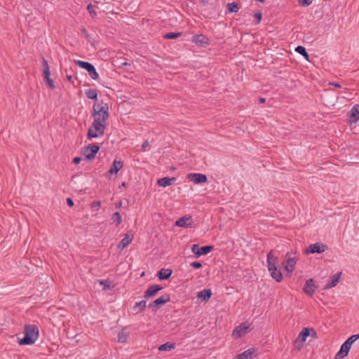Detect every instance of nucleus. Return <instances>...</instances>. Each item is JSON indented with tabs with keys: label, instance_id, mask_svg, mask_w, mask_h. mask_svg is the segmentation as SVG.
<instances>
[{
	"label": "nucleus",
	"instance_id": "9d476101",
	"mask_svg": "<svg viewBox=\"0 0 359 359\" xmlns=\"http://www.w3.org/2000/svg\"><path fill=\"white\" fill-rule=\"evenodd\" d=\"M170 301V296L168 294H165L161 297H158L156 300L149 304V309L152 310L161 308L163 304Z\"/></svg>",
	"mask_w": 359,
	"mask_h": 359
},
{
	"label": "nucleus",
	"instance_id": "3c124183",
	"mask_svg": "<svg viewBox=\"0 0 359 359\" xmlns=\"http://www.w3.org/2000/svg\"><path fill=\"white\" fill-rule=\"evenodd\" d=\"M148 146H149V142H148V140H146V141H144V142H143V144H142V147L143 149H145V148H146L147 147H148Z\"/></svg>",
	"mask_w": 359,
	"mask_h": 359
},
{
	"label": "nucleus",
	"instance_id": "09e8293b",
	"mask_svg": "<svg viewBox=\"0 0 359 359\" xmlns=\"http://www.w3.org/2000/svg\"><path fill=\"white\" fill-rule=\"evenodd\" d=\"M310 335H311V337L313 338H317L318 337L317 332H316V330L313 328V330L311 331Z\"/></svg>",
	"mask_w": 359,
	"mask_h": 359
},
{
	"label": "nucleus",
	"instance_id": "c9c22d12",
	"mask_svg": "<svg viewBox=\"0 0 359 359\" xmlns=\"http://www.w3.org/2000/svg\"><path fill=\"white\" fill-rule=\"evenodd\" d=\"M128 337V334L122 330L118 334V341L120 343H124L127 341Z\"/></svg>",
	"mask_w": 359,
	"mask_h": 359
},
{
	"label": "nucleus",
	"instance_id": "c756f323",
	"mask_svg": "<svg viewBox=\"0 0 359 359\" xmlns=\"http://www.w3.org/2000/svg\"><path fill=\"white\" fill-rule=\"evenodd\" d=\"M295 51L302 55L306 60H309V55L307 53L306 48L302 46H298L295 48Z\"/></svg>",
	"mask_w": 359,
	"mask_h": 359
},
{
	"label": "nucleus",
	"instance_id": "a878e982",
	"mask_svg": "<svg viewBox=\"0 0 359 359\" xmlns=\"http://www.w3.org/2000/svg\"><path fill=\"white\" fill-rule=\"evenodd\" d=\"M147 306V302L145 300H142L139 302L135 303V304L133 306V310L135 312V313H139L142 312Z\"/></svg>",
	"mask_w": 359,
	"mask_h": 359
},
{
	"label": "nucleus",
	"instance_id": "a19ab883",
	"mask_svg": "<svg viewBox=\"0 0 359 359\" xmlns=\"http://www.w3.org/2000/svg\"><path fill=\"white\" fill-rule=\"evenodd\" d=\"M109 283L107 281V280H102L100 282V284L101 285H103L104 286V289L106 290V289H111V286L109 284Z\"/></svg>",
	"mask_w": 359,
	"mask_h": 359
},
{
	"label": "nucleus",
	"instance_id": "4d7b16f0",
	"mask_svg": "<svg viewBox=\"0 0 359 359\" xmlns=\"http://www.w3.org/2000/svg\"><path fill=\"white\" fill-rule=\"evenodd\" d=\"M121 205V202H120L118 205L116 206L117 208L120 207Z\"/></svg>",
	"mask_w": 359,
	"mask_h": 359
},
{
	"label": "nucleus",
	"instance_id": "603ef678",
	"mask_svg": "<svg viewBox=\"0 0 359 359\" xmlns=\"http://www.w3.org/2000/svg\"><path fill=\"white\" fill-rule=\"evenodd\" d=\"M330 85H332L337 88H341V86L338 83H330Z\"/></svg>",
	"mask_w": 359,
	"mask_h": 359
},
{
	"label": "nucleus",
	"instance_id": "4be33fe9",
	"mask_svg": "<svg viewBox=\"0 0 359 359\" xmlns=\"http://www.w3.org/2000/svg\"><path fill=\"white\" fill-rule=\"evenodd\" d=\"M176 180L175 177H165L158 180L157 184L160 187H165L171 185Z\"/></svg>",
	"mask_w": 359,
	"mask_h": 359
},
{
	"label": "nucleus",
	"instance_id": "b1692460",
	"mask_svg": "<svg viewBox=\"0 0 359 359\" xmlns=\"http://www.w3.org/2000/svg\"><path fill=\"white\" fill-rule=\"evenodd\" d=\"M123 163L121 161H116L115 160L109 170V172L111 174H116L122 168H123Z\"/></svg>",
	"mask_w": 359,
	"mask_h": 359
},
{
	"label": "nucleus",
	"instance_id": "aec40b11",
	"mask_svg": "<svg viewBox=\"0 0 359 359\" xmlns=\"http://www.w3.org/2000/svg\"><path fill=\"white\" fill-rule=\"evenodd\" d=\"M255 348H249L244 352L238 354L233 359H251L255 355Z\"/></svg>",
	"mask_w": 359,
	"mask_h": 359
},
{
	"label": "nucleus",
	"instance_id": "7ed1b4c3",
	"mask_svg": "<svg viewBox=\"0 0 359 359\" xmlns=\"http://www.w3.org/2000/svg\"><path fill=\"white\" fill-rule=\"evenodd\" d=\"M106 123L100 121L94 120L91 126L88 130L87 137L89 140L96 138L104 135Z\"/></svg>",
	"mask_w": 359,
	"mask_h": 359
},
{
	"label": "nucleus",
	"instance_id": "f257e3e1",
	"mask_svg": "<svg viewBox=\"0 0 359 359\" xmlns=\"http://www.w3.org/2000/svg\"><path fill=\"white\" fill-rule=\"evenodd\" d=\"M24 334L25 337L19 340V344H32L39 337V328L36 325H25L24 327Z\"/></svg>",
	"mask_w": 359,
	"mask_h": 359
},
{
	"label": "nucleus",
	"instance_id": "a18cd8bd",
	"mask_svg": "<svg viewBox=\"0 0 359 359\" xmlns=\"http://www.w3.org/2000/svg\"><path fill=\"white\" fill-rule=\"evenodd\" d=\"M200 249V247L198 244H194L191 247V251L195 254L197 257V251Z\"/></svg>",
	"mask_w": 359,
	"mask_h": 359
},
{
	"label": "nucleus",
	"instance_id": "de8ad7c7",
	"mask_svg": "<svg viewBox=\"0 0 359 359\" xmlns=\"http://www.w3.org/2000/svg\"><path fill=\"white\" fill-rule=\"evenodd\" d=\"M81 161V158L80 157H74L73 158V163L76 165L79 164Z\"/></svg>",
	"mask_w": 359,
	"mask_h": 359
},
{
	"label": "nucleus",
	"instance_id": "4468645a",
	"mask_svg": "<svg viewBox=\"0 0 359 359\" xmlns=\"http://www.w3.org/2000/svg\"><path fill=\"white\" fill-rule=\"evenodd\" d=\"M163 289V287L158 285H152L149 286L144 293V297L145 299H149L154 297L160 290Z\"/></svg>",
	"mask_w": 359,
	"mask_h": 359
},
{
	"label": "nucleus",
	"instance_id": "864d4df0",
	"mask_svg": "<svg viewBox=\"0 0 359 359\" xmlns=\"http://www.w3.org/2000/svg\"><path fill=\"white\" fill-rule=\"evenodd\" d=\"M121 66H122V67H126V66L130 67V63H128V62H123V63H122V64H121Z\"/></svg>",
	"mask_w": 359,
	"mask_h": 359
},
{
	"label": "nucleus",
	"instance_id": "5701e85b",
	"mask_svg": "<svg viewBox=\"0 0 359 359\" xmlns=\"http://www.w3.org/2000/svg\"><path fill=\"white\" fill-rule=\"evenodd\" d=\"M212 297V291L210 289H204L199 292L197 294V297L205 302H208Z\"/></svg>",
	"mask_w": 359,
	"mask_h": 359
},
{
	"label": "nucleus",
	"instance_id": "13d9d810",
	"mask_svg": "<svg viewBox=\"0 0 359 359\" xmlns=\"http://www.w3.org/2000/svg\"><path fill=\"white\" fill-rule=\"evenodd\" d=\"M122 186H123V187L126 186V182H123Z\"/></svg>",
	"mask_w": 359,
	"mask_h": 359
},
{
	"label": "nucleus",
	"instance_id": "c03bdc74",
	"mask_svg": "<svg viewBox=\"0 0 359 359\" xmlns=\"http://www.w3.org/2000/svg\"><path fill=\"white\" fill-rule=\"evenodd\" d=\"M42 66H43V69H50L48 61L45 59L44 57H42Z\"/></svg>",
	"mask_w": 359,
	"mask_h": 359
},
{
	"label": "nucleus",
	"instance_id": "58836bf2",
	"mask_svg": "<svg viewBox=\"0 0 359 359\" xmlns=\"http://www.w3.org/2000/svg\"><path fill=\"white\" fill-rule=\"evenodd\" d=\"M254 16L256 20L255 24V25L259 24L262 20V13L260 11H258L255 13Z\"/></svg>",
	"mask_w": 359,
	"mask_h": 359
},
{
	"label": "nucleus",
	"instance_id": "4c0bfd02",
	"mask_svg": "<svg viewBox=\"0 0 359 359\" xmlns=\"http://www.w3.org/2000/svg\"><path fill=\"white\" fill-rule=\"evenodd\" d=\"M87 10L88 11L90 16L92 18H95L97 15L96 12L94 10V6L91 4H88L87 6Z\"/></svg>",
	"mask_w": 359,
	"mask_h": 359
},
{
	"label": "nucleus",
	"instance_id": "6ab92c4d",
	"mask_svg": "<svg viewBox=\"0 0 359 359\" xmlns=\"http://www.w3.org/2000/svg\"><path fill=\"white\" fill-rule=\"evenodd\" d=\"M350 122L356 123L359 120V104H355L350 111Z\"/></svg>",
	"mask_w": 359,
	"mask_h": 359
},
{
	"label": "nucleus",
	"instance_id": "a211bd4d",
	"mask_svg": "<svg viewBox=\"0 0 359 359\" xmlns=\"http://www.w3.org/2000/svg\"><path fill=\"white\" fill-rule=\"evenodd\" d=\"M50 69H43V76L44 79V82L48 85L50 89H55V86L53 79H50Z\"/></svg>",
	"mask_w": 359,
	"mask_h": 359
},
{
	"label": "nucleus",
	"instance_id": "72a5a7b5",
	"mask_svg": "<svg viewBox=\"0 0 359 359\" xmlns=\"http://www.w3.org/2000/svg\"><path fill=\"white\" fill-rule=\"evenodd\" d=\"M111 219L116 223V226H118L122 222L121 215L118 212H116L112 215Z\"/></svg>",
	"mask_w": 359,
	"mask_h": 359
},
{
	"label": "nucleus",
	"instance_id": "cd10ccee",
	"mask_svg": "<svg viewBox=\"0 0 359 359\" xmlns=\"http://www.w3.org/2000/svg\"><path fill=\"white\" fill-rule=\"evenodd\" d=\"M190 220V217H182L176 221L175 224L180 227H187L191 226V223H187Z\"/></svg>",
	"mask_w": 359,
	"mask_h": 359
},
{
	"label": "nucleus",
	"instance_id": "49530a36",
	"mask_svg": "<svg viewBox=\"0 0 359 359\" xmlns=\"http://www.w3.org/2000/svg\"><path fill=\"white\" fill-rule=\"evenodd\" d=\"M67 205L69 206V207H73L74 206V201H73V200L71 198H67Z\"/></svg>",
	"mask_w": 359,
	"mask_h": 359
},
{
	"label": "nucleus",
	"instance_id": "9b49d317",
	"mask_svg": "<svg viewBox=\"0 0 359 359\" xmlns=\"http://www.w3.org/2000/svg\"><path fill=\"white\" fill-rule=\"evenodd\" d=\"M187 179L196 184L205 183L208 181L207 176L201 173H189L187 175Z\"/></svg>",
	"mask_w": 359,
	"mask_h": 359
},
{
	"label": "nucleus",
	"instance_id": "f8f14e48",
	"mask_svg": "<svg viewBox=\"0 0 359 359\" xmlns=\"http://www.w3.org/2000/svg\"><path fill=\"white\" fill-rule=\"evenodd\" d=\"M277 260L278 258L273 255V251L271 250L268 255L266 258L267 267L269 271H276L277 268Z\"/></svg>",
	"mask_w": 359,
	"mask_h": 359
},
{
	"label": "nucleus",
	"instance_id": "bb28decb",
	"mask_svg": "<svg viewBox=\"0 0 359 359\" xmlns=\"http://www.w3.org/2000/svg\"><path fill=\"white\" fill-rule=\"evenodd\" d=\"M213 249L212 245H205L203 247H200L198 251H197V257H199L201 255H205L210 252Z\"/></svg>",
	"mask_w": 359,
	"mask_h": 359
},
{
	"label": "nucleus",
	"instance_id": "2f4dec72",
	"mask_svg": "<svg viewBox=\"0 0 359 359\" xmlns=\"http://www.w3.org/2000/svg\"><path fill=\"white\" fill-rule=\"evenodd\" d=\"M86 95L88 99L97 100V93L96 90L89 89L86 91Z\"/></svg>",
	"mask_w": 359,
	"mask_h": 359
},
{
	"label": "nucleus",
	"instance_id": "393cba45",
	"mask_svg": "<svg viewBox=\"0 0 359 359\" xmlns=\"http://www.w3.org/2000/svg\"><path fill=\"white\" fill-rule=\"evenodd\" d=\"M132 239V236H130L128 233H126L122 240L119 242L118 248L121 250L124 249L131 243Z\"/></svg>",
	"mask_w": 359,
	"mask_h": 359
},
{
	"label": "nucleus",
	"instance_id": "0eeeda50",
	"mask_svg": "<svg viewBox=\"0 0 359 359\" xmlns=\"http://www.w3.org/2000/svg\"><path fill=\"white\" fill-rule=\"evenodd\" d=\"M100 149V146L97 144H89L82 148L81 154L85 156L86 159L91 161L94 159Z\"/></svg>",
	"mask_w": 359,
	"mask_h": 359
},
{
	"label": "nucleus",
	"instance_id": "f704fd0d",
	"mask_svg": "<svg viewBox=\"0 0 359 359\" xmlns=\"http://www.w3.org/2000/svg\"><path fill=\"white\" fill-rule=\"evenodd\" d=\"M227 8L229 13L238 12L239 8L236 2H232L227 4Z\"/></svg>",
	"mask_w": 359,
	"mask_h": 359
},
{
	"label": "nucleus",
	"instance_id": "ea45409f",
	"mask_svg": "<svg viewBox=\"0 0 359 359\" xmlns=\"http://www.w3.org/2000/svg\"><path fill=\"white\" fill-rule=\"evenodd\" d=\"M100 206H101V201H93L91 203V208L95 210H97L100 208Z\"/></svg>",
	"mask_w": 359,
	"mask_h": 359
},
{
	"label": "nucleus",
	"instance_id": "37998d69",
	"mask_svg": "<svg viewBox=\"0 0 359 359\" xmlns=\"http://www.w3.org/2000/svg\"><path fill=\"white\" fill-rule=\"evenodd\" d=\"M313 0H299L300 4L303 6H308L312 3Z\"/></svg>",
	"mask_w": 359,
	"mask_h": 359
},
{
	"label": "nucleus",
	"instance_id": "5fc2aeb1",
	"mask_svg": "<svg viewBox=\"0 0 359 359\" xmlns=\"http://www.w3.org/2000/svg\"><path fill=\"white\" fill-rule=\"evenodd\" d=\"M265 101H266V98H264V97H260L259 98V102L260 103H264Z\"/></svg>",
	"mask_w": 359,
	"mask_h": 359
},
{
	"label": "nucleus",
	"instance_id": "6e6d98bb",
	"mask_svg": "<svg viewBox=\"0 0 359 359\" xmlns=\"http://www.w3.org/2000/svg\"><path fill=\"white\" fill-rule=\"evenodd\" d=\"M67 78L69 81H71L72 79V76H67Z\"/></svg>",
	"mask_w": 359,
	"mask_h": 359
},
{
	"label": "nucleus",
	"instance_id": "8fccbe9b",
	"mask_svg": "<svg viewBox=\"0 0 359 359\" xmlns=\"http://www.w3.org/2000/svg\"><path fill=\"white\" fill-rule=\"evenodd\" d=\"M82 32L84 34L86 38L89 37V34L88 33L87 30L85 28H83L82 29Z\"/></svg>",
	"mask_w": 359,
	"mask_h": 359
},
{
	"label": "nucleus",
	"instance_id": "39448f33",
	"mask_svg": "<svg viewBox=\"0 0 359 359\" xmlns=\"http://www.w3.org/2000/svg\"><path fill=\"white\" fill-rule=\"evenodd\" d=\"M312 327H304L299 334L298 338L294 341V348L299 351L303 347L304 343L306 341V338L310 336Z\"/></svg>",
	"mask_w": 359,
	"mask_h": 359
},
{
	"label": "nucleus",
	"instance_id": "7c9ffc66",
	"mask_svg": "<svg viewBox=\"0 0 359 359\" xmlns=\"http://www.w3.org/2000/svg\"><path fill=\"white\" fill-rule=\"evenodd\" d=\"M175 348V345L169 342L161 344L158 347L160 351H169Z\"/></svg>",
	"mask_w": 359,
	"mask_h": 359
},
{
	"label": "nucleus",
	"instance_id": "f03ea898",
	"mask_svg": "<svg viewBox=\"0 0 359 359\" xmlns=\"http://www.w3.org/2000/svg\"><path fill=\"white\" fill-rule=\"evenodd\" d=\"M109 116V106L107 103L101 101L100 103H95L93 106V117L94 120L105 123Z\"/></svg>",
	"mask_w": 359,
	"mask_h": 359
},
{
	"label": "nucleus",
	"instance_id": "f3484780",
	"mask_svg": "<svg viewBox=\"0 0 359 359\" xmlns=\"http://www.w3.org/2000/svg\"><path fill=\"white\" fill-rule=\"evenodd\" d=\"M341 273H342L341 272H339V273H336L335 275L332 276L331 277V280L325 285L324 290H327V289L332 288L333 287H335L339 282V280L341 276Z\"/></svg>",
	"mask_w": 359,
	"mask_h": 359
},
{
	"label": "nucleus",
	"instance_id": "79ce46f5",
	"mask_svg": "<svg viewBox=\"0 0 359 359\" xmlns=\"http://www.w3.org/2000/svg\"><path fill=\"white\" fill-rule=\"evenodd\" d=\"M190 266L194 269H200L202 267V264L199 262H194L190 264Z\"/></svg>",
	"mask_w": 359,
	"mask_h": 359
},
{
	"label": "nucleus",
	"instance_id": "423d86ee",
	"mask_svg": "<svg viewBox=\"0 0 359 359\" xmlns=\"http://www.w3.org/2000/svg\"><path fill=\"white\" fill-rule=\"evenodd\" d=\"M74 62L80 68L86 69L91 79L96 80L99 77L98 73L96 72L95 67L90 62L81 60H74Z\"/></svg>",
	"mask_w": 359,
	"mask_h": 359
},
{
	"label": "nucleus",
	"instance_id": "20e7f679",
	"mask_svg": "<svg viewBox=\"0 0 359 359\" xmlns=\"http://www.w3.org/2000/svg\"><path fill=\"white\" fill-rule=\"evenodd\" d=\"M298 260V257L296 256V252H287L285 256V259L282 262V265L287 273H292L294 266L297 264V261Z\"/></svg>",
	"mask_w": 359,
	"mask_h": 359
},
{
	"label": "nucleus",
	"instance_id": "473e14b6",
	"mask_svg": "<svg viewBox=\"0 0 359 359\" xmlns=\"http://www.w3.org/2000/svg\"><path fill=\"white\" fill-rule=\"evenodd\" d=\"M182 35V32H168L163 36V38L165 39H174L180 37Z\"/></svg>",
	"mask_w": 359,
	"mask_h": 359
},
{
	"label": "nucleus",
	"instance_id": "412c9836",
	"mask_svg": "<svg viewBox=\"0 0 359 359\" xmlns=\"http://www.w3.org/2000/svg\"><path fill=\"white\" fill-rule=\"evenodd\" d=\"M172 273V270L170 269H161L157 273L159 280H163L168 279Z\"/></svg>",
	"mask_w": 359,
	"mask_h": 359
},
{
	"label": "nucleus",
	"instance_id": "1a4fd4ad",
	"mask_svg": "<svg viewBox=\"0 0 359 359\" xmlns=\"http://www.w3.org/2000/svg\"><path fill=\"white\" fill-rule=\"evenodd\" d=\"M252 330L251 325L246 324L245 323H241L233 330L232 336L236 338H241Z\"/></svg>",
	"mask_w": 359,
	"mask_h": 359
},
{
	"label": "nucleus",
	"instance_id": "bf43d9fd",
	"mask_svg": "<svg viewBox=\"0 0 359 359\" xmlns=\"http://www.w3.org/2000/svg\"><path fill=\"white\" fill-rule=\"evenodd\" d=\"M202 1H203V3H206V2H207V1H205V0H202Z\"/></svg>",
	"mask_w": 359,
	"mask_h": 359
},
{
	"label": "nucleus",
	"instance_id": "e433bc0d",
	"mask_svg": "<svg viewBox=\"0 0 359 359\" xmlns=\"http://www.w3.org/2000/svg\"><path fill=\"white\" fill-rule=\"evenodd\" d=\"M359 339V333L357 334H353L349 338H348L346 341L350 344L351 346Z\"/></svg>",
	"mask_w": 359,
	"mask_h": 359
},
{
	"label": "nucleus",
	"instance_id": "ddd939ff",
	"mask_svg": "<svg viewBox=\"0 0 359 359\" xmlns=\"http://www.w3.org/2000/svg\"><path fill=\"white\" fill-rule=\"evenodd\" d=\"M316 289L317 287L315 285L313 280L310 278L306 281L303 291L304 293L311 297L315 293Z\"/></svg>",
	"mask_w": 359,
	"mask_h": 359
},
{
	"label": "nucleus",
	"instance_id": "c85d7f7f",
	"mask_svg": "<svg viewBox=\"0 0 359 359\" xmlns=\"http://www.w3.org/2000/svg\"><path fill=\"white\" fill-rule=\"evenodd\" d=\"M271 276L276 280V282L280 283L283 280V275L280 270L276 269V271H270Z\"/></svg>",
	"mask_w": 359,
	"mask_h": 359
},
{
	"label": "nucleus",
	"instance_id": "6e6552de",
	"mask_svg": "<svg viewBox=\"0 0 359 359\" xmlns=\"http://www.w3.org/2000/svg\"><path fill=\"white\" fill-rule=\"evenodd\" d=\"M328 249L327 245L323 244V243L318 242L313 244H311L306 249L304 250L305 254H313V253H322L326 251Z\"/></svg>",
	"mask_w": 359,
	"mask_h": 359
},
{
	"label": "nucleus",
	"instance_id": "dca6fc26",
	"mask_svg": "<svg viewBox=\"0 0 359 359\" xmlns=\"http://www.w3.org/2000/svg\"><path fill=\"white\" fill-rule=\"evenodd\" d=\"M192 41L196 44H200L202 46L209 45V39L203 34H196L192 37Z\"/></svg>",
	"mask_w": 359,
	"mask_h": 359
},
{
	"label": "nucleus",
	"instance_id": "2eb2a0df",
	"mask_svg": "<svg viewBox=\"0 0 359 359\" xmlns=\"http://www.w3.org/2000/svg\"><path fill=\"white\" fill-rule=\"evenodd\" d=\"M351 347V346L345 341L341 346L340 350L335 355L334 359L344 358L348 355Z\"/></svg>",
	"mask_w": 359,
	"mask_h": 359
}]
</instances>
